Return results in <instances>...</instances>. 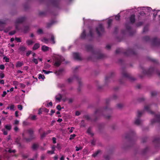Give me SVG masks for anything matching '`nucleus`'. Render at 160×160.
I'll use <instances>...</instances> for the list:
<instances>
[{
  "label": "nucleus",
  "mask_w": 160,
  "mask_h": 160,
  "mask_svg": "<svg viewBox=\"0 0 160 160\" xmlns=\"http://www.w3.org/2000/svg\"><path fill=\"white\" fill-rule=\"evenodd\" d=\"M56 61L54 63L55 66H58L61 64V62L63 60V58L60 56H57L56 57Z\"/></svg>",
  "instance_id": "nucleus-2"
},
{
  "label": "nucleus",
  "mask_w": 160,
  "mask_h": 160,
  "mask_svg": "<svg viewBox=\"0 0 160 160\" xmlns=\"http://www.w3.org/2000/svg\"><path fill=\"white\" fill-rule=\"evenodd\" d=\"M42 113V109H40L38 111V114H41Z\"/></svg>",
  "instance_id": "nucleus-60"
},
{
  "label": "nucleus",
  "mask_w": 160,
  "mask_h": 160,
  "mask_svg": "<svg viewBox=\"0 0 160 160\" xmlns=\"http://www.w3.org/2000/svg\"><path fill=\"white\" fill-rule=\"evenodd\" d=\"M18 108L19 109L21 110L22 109V106L21 105H18Z\"/></svg>",
  "instance_id": "nucleus-39"
},
{
  "label": "nucleus",
  "mask_w": 160,
  "mask_h": 160,
  "mask_svg": "<svg viewBox=\"0 0 160 160\" xmlns=\"http://www.w3.org/2000/svg\"><path fill=\"white\" fill-rule=\"evenodd\" d=\"M2 131L3 132V134L4 135H6L8 134L7 131L5 130V129H2Z\"/></svg>",
  "instance_id": "nucleus-29"
},
{
  "label": "nucleus",
  "mask_w": 160,
  "mask_h": 160,
  "mask_svg": "<svg viewBox=\"0 0 160 160\" xmlns=\"http://www.w3.org/2000/svg\"><path fill=\"white\" fill-rule=\"evenodd\" d=\"M135 16L134 15H132L130 18V21L131 22L133 23L135 21Z\"/></svg>",
  "instance_id": "nucleus-13"
},
{
  "label": "nucleus",
  "mask_w": 160,
  "mask_h": 160,
  "mask_svg": "<svg viewBox=\"0 0 160 160\" xmlns=\"http://www.w3.org/2000/svg\"><path fill=\"white\" fill-rule=\"evenodd\" d=\"M23 65V62L18 61L16 64V67L17 68H20Z\"/></svg>",
  "instance_id": "nucleus-8"
},
{
  "label": "nucleus",
  "mask_w": 160,
  "mask_h": 160,
  "mask_svg": "<svg viewBox=\"0 0 160 160\" xmlns=\"http://www.w3.org/2000/svg\"><path fill=\"white\" fill-rule=\"evenodd\" d=\"M112 20L111 19H109L108 20V25L109 26L110 24L112 22Z\"/></svg>",
  "instance_id": "nucleus-27"
},
{
  "label": "nucleus",
  "mask_w": 160,
  "mask_h": 160,
  "mask_svg": "<svg viewBox=\"0 0 160 160\" xmlns=\"http://www.w3.org/2000/svg\"><path fill=\"white\" fill-rule=\"evenodd\" d=\"M14 105L13 104H12L10 106L8 107L6 109H9L10 110H14Z\"/></svg>",
  "instance_id": "nucleus-12"
},
{
  "label": "nucleus",
  "mask_w": 160,
  "mask_h": 160,
  "mask_svg": "<svg viewBox=\"0 0 160 160\" xmlns=\"http://www.w3.org/2000/svg\"><path fill=\"white\" fill-rule=\"evenodd\" d=\"M33 61L36 64H38V61H37V60L36 59L34 58L33 60Z\"/></svg>",
  "instance_id": "nucleus-37"
},
{
  "label": "nucleus",
  "mask_w": 160,
  "mask_h": 160,
  "mask_svg": "<svg viewBox=\"0 0 160 160\" xmlns=\"http://www.w3.org/2000/svg\"><path fill=\"white\" fill-rule=\"evenodd\" d=\"M46 134H47V133H44H44H43V134H42V135H41V137H42V138L44 137L45 136V135H46Z\"/></svg>",
  "instance_id": "nucleus-55"
},
{
  "label": "nucleus",
  "mask_w": 160,
  "mask_h": 160,
  "mask_svg": "<svg viewBox=\"0 0 160 160\" xmlns=\"http://www.w3.org/2000/svg\"><path fill=\"white\" fill-rule=\"evenodd\" d=\"M64 158L63 156H62L60 158V160H64Z\"/></svg>",
  "instance_id": "nucleus-63"
},
{
  "label": "nucleus",
  "mask_w": 160,
  "mask_h": 160,
  "mask_svg": "<svg viewBox=\"0 0 160 160\" xmlns=\"http://www.w3.org/2000/svg\"><path fill=\"white\" fill-rule=\"evenodd\" d=\"M52 102H49L48 104V106H52Z\"/></svg>",
  "instance_id": "nucleus-56"
},
{
  "label": "nucleus",
  "mask_w": 160,
  "mask_h": 160,
  "mask_svg": "<svg viewBox=\"0 0 160 160\" xmlns=\"http://www.w3.org/2000/svg\"><path fill=\"white\" fill-rule=\"evenodd\" d=\"M38 33L39 34H41L42 33V29H39L38 31Z\"/></svg>",
  "instance_id": "nucleus-34"
},
{
  "label": "nucleus",
  "mask_w": 160,
  "mask_h": 160,
  "mask_svg": "<svg viewBox=\"0 0 160 160\" xmlns=\"http://www.w3.org/2000/svg\"><path fill=\"white\" fill-rule=\"evenodd\" d=\"M51 66L50 65L47 63H45L44 64V68L48 69L50 68Z\"/></svg>",
  "instance_id": "nucleus-23"
},
{
  "label": "nucleus",
  "mask_w": 160,
  "mask_h": 160,
  "mask_svg": "<svg viewBox=\"0 0 160 160\" xmlns=\"http://www.w3.org/2000/svg\"><path fill=\"white\" fill-rule=\"evenodd\" d=\"M51 113L50 114V115H52V114L54 113L55 112V111L53 110H51Z\"/></svg>",
  "instance_id": "nucleus-52"
},
{
  "label": "nucleus",
  "mask_w": 160,
  "mask_h": 160,
  "mask_svg": "<svg viewBox=\"0 0 160 160\" xmlns=\"http://www.w3.org/2000/svg\"><path fill=\"white\" fill-rule=\"evenodd\" d=\"M62 96L60 94H58L55 96L56 101L57 102H59L62 98Z\"/></svg>",
  "instance_id": "nucleus-6"
},
{
  "label": "nucleus",
  "mask_w": 160,
  "mask_h": 160,
  "mask_svg": "<svg viewBox=\"0 0 160 160\" xmlns=\"http://www.w3.org/2000/svg\"><path fill=\"white\" fill-rule=\"evenodd\" d=\"M3 59L5 60V61L7 62H9V58H7L6 57H4Z\"/></svg>",
  "instance_id": "nucleus-33"
},
{
  "label": "nucleus",
  "mask_w": 160,
  "mask_h": 160,
  "mask_svg": "<svg viewBox=\"0 0 160 160\" xmlns=\"http://www.w3.org/2000/svg\"><path fill=\"white\" fill-rule=\"evenodd\" d=\"M160 11L159 10H157L155 11V12L153 13V15L154 16H156L157 15V13L158 12Z\"/></svg>",
  "instance_id": "nucleus-42"
},
{
  "label": "nucleus",
  "mask_w": 160,
  "mask_h": 160,
  "mask_svg": "<svg viewBox=\"0 0 160 160\" xmlns=\"http://www.w3.org/2000/svg\"><path fill=\"white\" fill-rule=\"evenodd\" d=\"M15 31H13L12 32H10L9 33L10 35H12L14 34L15 33Z\"/></svg>",
  "instance_id": "nucleus-51"
},
{
  "label": "nucleus",
  "mask_w": 160,
  "mask_h": 160,
  "mask_svg": "<svg viewBox=\"0 0 160 160\" xmlns=\"http://www.w3.org/2000/svg\"><path fill=\"white\" fill-rule=\"evenodd\" d=\"M86 36V32L85 31H83L81 35V38H85Z\"/></svg>",
  "instance_id": "nucleus-16"
},
{
  "label": "nucleus",
  "mask_w": 160,
  "mask_h": 160,
  "mask_svg": "<svg viewBox=\"0 0 160 160\" xmlns=\"http://www.w3.org/2000/svg\"><path fill=\"white\" fill-rule=\"evenodd\" d=\"M18 112L17 111H16L15 112V115L17 117H18Z\"/></svg>",
  "instance_id": "nucleus-54"
},
{
  "label": "nucleus",
  "mask_w": 160,
  "mask_h": 160,
  "mask_svg": "<svg viewBox=\"0 0 160 160\" xmlns=\"http://www.w3.org/2000/svg\"><path fill=\"white\" fill-rule=\"evenodd\" d=\"M13 84L14 85L17 86L18 84V82L16 81H14L13 82Z\"/></svg>",
  "instance_id": "nucleus-44"
},
{
  "label": "nucleus",
  "mask_w": 160,
  "mask_h": 160,
  "mask_svg": "<svg viewBox=\"0 0 160 160\" xmlns=\"http://www.w3.org/2000/svg\"><path fill=\"white\" fill-rule=\"evenodd\" d=\"M5 128L7 129L10 130L11 128V126L10 125H8L5 126Z\"/></svg>",
  "instance_id": "nucleus-22"
},
{
  "label": "nucleus",
  "mask_w": 160,
  "mask_h": 160,
  "mask_svg": "<svg viewBox=\"0 0 160 160\" xmlns=\"http://www.w3.org/2000/svg\"><path fill=\"white\" fill-rule=\"evenodd\" d=\"M0 83L1 84H4V81L3 80L0 79Z\"/></svg>",
  "instance_id": "nucleus-47"
},
{
  "label": "nucleus",
  "mask_w": 160,
  "mask_h": 160,
  "mask_svg": "<svg viewBox=\"0 0 160 160\" xmlns=\"http://www.w3.org/2000/svg\"><path fill=\"white\" fill-rule=\"evenodd\" d=\"M96 31L97 33L99 35H101L104 31V29L101 24H99L98 27L96 29Z\"/></svg>",
  "instance_id": "nucleus-4"
},
{
  "label": "nucleus",
  "mask_w": 160,
  "mask_h": 160,
  "mask_svg": "<svg viewBox=\"0 0 160 160\" xmlns=\"http://www.w3.org/2000/svg\"><path fill=\"white\" fill-rule=\"evenodd\" d=\"M149 108V107L148 106H146L145 107V109L146 110H148V109Z\"/></svg>",
  "instance_id": "nucleus-49"
},
{
  "label": "nucleus",
  "mask_w": 160,
  "mask_h": 160,
  "mask_svg": "<svg viewBox=\"0 0 160 160\" xmlns=\"http://www.w3.org/2000/svg\"><path fill=\"white\" fill-rule=\"evenodd\" d=\"M80 113L78 111H77L76 112V115H77V116H78L80 115Z\"/></svg>",
  "instance_id": "nucleus-57"
},
{
  "label": "nucleus",
  "mask_w": 160,
  "mask_h": 160,
  "mask_svg": "<svg viewBox=\"0 0 160 160\" xmlns=\"http://www.w3.org/2000/svg\"><path fill=\"white\" fill-rule=\"evenodd\" d=\"M19 123V121L18 120H15L14 122V124H18Z\"/></svg>",
  "instance_id": "nucleus-53"
},
{
  "label": "nucleus",
  "mask_w": 160,
  "mask_h": 160,
  "mask_svg": "<svg viewBox=\"0 0 160 160\" xmlns=\"http://www.w3.org/2000/svg\"><path fill=\"white\" fill-rule=\"evenodd\" d=\"M7 92L6 91H3V94H2V97H4L7 94Z\"/></svg>",
  "instance_id": "nucleus-31"
},
{
  "label": "nucleus",
  "mask_w": 160,
  "mask_h": 160,
  "mask_svg": "<svg viewBox=\"0 0 160 160\" xmlns=\"http://www.w3.org/2000/svg\"><path fill=\"white\" fill-rule=\"evenodd\" d=\"M6 152H15V150H11V149H7L6 150Z\"/></svg>",
  "instance_id": "nucleus-20"
},
{
  "label": "nucleus",
  "mask_w": 160,
  "mask_h": 160,
  "mask_svg": "<svg viewBox=\"0 0 160 160\" xmlns=\"http://www.w3.org/2000/svg\"><path fill=\"white\" fill-rule=\"evenodd\" d=\"M57 148L58 149H60V146L59 144H58L57 145Z\"/></svg>",
  "instance_id": "nucleus-62"
},
{
  "label": "nucleus",
  "mask_w": 160,
  "mask_h": 160,
  "mask_svg": "<svg viewBox=\"0 0 160 160\" xmlns=\"http://www.w3.org/2000/svg\"><path fill=\"white\" fill-rule=\"evenodd\" d=\"M54 37L53 35H52L51 36V39L49 40L46 38H44L41 40V41L44 43L47 44L50 42L52 44H54L55 42L54 40Z\"/></svg>",
  "instance_id": "nucleus-1"
},
{
  "label": "nucleus",
  "mask_w": 160,
  "mask_h": 160,
  "mask_svg": "<svg viewBox=\"0 0 160 160\" xmlns=\"http://www.w3.org/2000/svg\"><path fill=\"white\" fill-rule=\"evenodd\" d=\"M74 58L76 59H80V57L79 54L77 53H74L73 54Z\"/></svg>",
  "instance_id": "nucleus-7"
},
{
  "label": "nucleus",
  "mask_w": 160,
  "mask_h": 160,
  "mask_svg": "<svg viewBox=\"0 0 160 160\" xmlns=\"http://www.w3.org/2000/svg\"><path fill=\"white\" fill-rule=\"evenodd\" d=\"M141 121L139 118L136 119L135 121V123L137 125L139 124L140 123Z\"/></svg>",
  "instance_id": "nucleus-21"
},
{
  "label": "nucleus",
  "mask_w": 160,
  "mask_h": 160,
  "mask_svg": "<svg viewBox=\"0 0 160 160\" xmlns=\"http://www.w3.org/2000/svg\"><path fill=\"white\" fill-rule=\"evenodd\" d=\"M52 150L51 151H48V153L49 154H53L54 153V148H55V147L54 146H52Z\"/></svg>",
  "instance_id": "nucleus-15"
},
{
  "label": "nucleus",
  "mask_w": 160,
  "mask_h": 160,
  "mask_svg": "<svg viewBox=\"0 0 160 160\" xmlns=\"http://www.w3.org/2000/svg\"><path fill=\"white\" fill-rule=\"evenodd\" d=\"M24 20V18H21L18 19L16 21L17 23H21Z\"/></svg>",
  "instance_id": "nucleus-18"
},
{
  "label": "nucleus",
  "mask_w": 160,
  "mask_h": 160,
  "mask_svg": "<svg viewBox=\"0 0 160 160\" xmlns=\"http://www.w3.org/2000/svg\"><path fill=\"white\" fill-rule=\"evenodd\" d=\"M76 135L75 134L71 135L70 136L69 139L70 140L73 139L75 137Z\"/></svg>",
  "instance_id": "nucleus-26"
},
{
  "label": "nucleus",
  "mask_w": 160,
  "mask_h": 160,
  "mask_svg": "<svg viewBox=\"0 0 160 160\" xmlns=\"http://www.w3.org/2000/svg\"><path fill=\"white\" fill-rule=\"evenodd\" d=\"M4 77V73H0V77L1 78H3Z\"/></svg>",
  "instance_id": "nucleus-36"
},
{
  "label": "nucleus",
  "mask_w": 160,
  "mask_h": 160,
  "mask_svg": "<svg viewBox=\"0 0 160 160\" xmlns=\"http://www.w3.org/2000/svg\"><path fill=\"white\" fill-rule=\"evenodd\" d=\"M5 67L3 65H0V69L1 70H3L4 69Z\"/></svg>",
  "instance_id": "nucleus-35"
},
{
  "label": "nucleus",
  "mask_w": 160,
  "mask_h": 160,
  "mask_svg": "<svg viewBox=\"0 0 160 160\" xmlns=\"http://www.w3.org/2000/svg\"><path fill=\"white\" fill-rule=\"evenodd\" d=\"M120 16L119 14H118L115 16V19L117 20H118L119 19Z\"/></svg>",
  "instance_id": "nucleus-30"
},
{
  "label": "nucleus",
  "mask_w": 160,
  "mask_h": 160,
  "mask_svg": "<svg viewBox=\"0 0 160 160\" xmlns=\"http://www.w3.org/2000/svg\"><path fill=\"white\" fill-rule=\"evenodd\" d=\"M76 151H78L79 150H81V149H82V147H81V146H79V147H78V146H76Z\"/></svg>",
  "instance_id": "nucleus-24"
},
{
  "label": "nucleus",
  "mask_w": 160,
  "mask_h": 160,
  "mask_svg": "<svg viewBox=\"0 0 160 160\" xmlns=\"http://www.w3.org/2000/svg\"><path fill=\"white\" fill-rule=\"evenodd\" d=\"M89 35L90 36H92V30H90Z\"/></svg>",
  "instance_id": "nucleus-61"
},
{
  "label": "nucleus",
  "mask_w": 160,
  "mask_h": 160,
  "mask_svg": "<svg viewBox=\"0 0 160 160\" xmlns=\"http://www.w3.org/2000/svg\"><path fill=\"white\" fill-rule=\"evenodd\" d=\"M26 43L28 45H30L32 44L33 42L32 40H28L26 41Z\"/></svg>",
  "instance_id": "nucleus-17"
},
{
  "label": "nucleus",
  "mask_w": 160,
  "mask_h": 160,
  "mask_svg": "<svg viewBox=\"0 0 160 160\" xmlns=\"http://www.w3.org/2000/svg\"><path fill=\"white\" fill-rule=\"evenodd\" d=\"M38 147V145L37 144H34L32 146V148L34 149H36Z\"/></svg>",
  "instance_id": "nucleus-28"
},
{
  "label": "nucleus",
  "mask_w": 160,
  "mask_h": 160,
  "mask_svg": "<svg viewBox=\"0 0 160 160\" xmlns=\"http://www.w3.org/2000/svg\"><path fill=\"white\" fill-rule=\"evenodd\" d=\"M142 114V112L141 111H138V116H140Z\"/></svg>",
  "instance_id": "nucleus-40"
},
{
  "label": "nucleus",
  "mask_w": 160,
  "mask_h": 160,
  "mask_svg": "<svg viewBox=\"0 0 160 160\" xmlns=\"http://www.w3.org/2000/svg\"><path fill=\"white\" fill-rule=\"evenodd\" d=\"M57 108L58 110H60L61 109V108L60 105H58L57 107Z\"/></svg>",
  "instance_id": "nucleus-38"
},
{
  "label": "nucleus",
  "mask_w": 160,
  "mask_h": 160,
  "mask_svg": "<svg viewBox=\"0 0 160 160\" xmlns=\"http://www.w3.org/2000/svg\"><path fill=\"white\" fill-rule=\"evenodd\" d=\"M19 49L20 51H23L26 50V48L25 47H21L19 48Z\"/></svg>",
  "instance_id": "nucleus-25"
},
{
  "label": "nucleus",
  "mask_w": 160,
  "mask_h": 160,
  "mask_svg": "<svg viewBox=\"0 0 160 160\" xmlns=\"http://www.w3.org/2000/svg\"><path fill=\"white\" fill-rule=\"evenodd\" d=\"M38 78L41 81L43 80L45 78V77L43 75L39 74H38Z\"/></svg>",
  "instance_id": "nucleus-10"
},
{
  "label": "nucleus",
  "mask_w": 160,
  "mask_h": 160,
  "mask_svg": "<svg viewBox=\"0 0 160 160\" xmlns=\"http://www.w3.org/2000/svg\"><path fill=\"white\" fill-rule=\"evenodd\" d=\"M43 109V110H44V111L46 112H49V110L46 108H44Z\"/></svg>",
  "instance_id": "nucleus-50"
},
{
  "label": "nucleus",
  "mask_w": 160,
  "mask_h": 160,
  "mask_svg": "<svg viewBox=\"0 0 160 160\" xmlns=\"http://www.w3.org/2000/svg\"><path fill=\"white\" fill-rule=\"evenodd\" d=\"M31 51H29L27 52L26 53V55L27 56L29 55L31 53Z\"/></svg>",
  "instance_id": "nucleus-46"
},
{
  "label": "nucleus",
  "mask_w": 160,
  "mask_h": 160,
  "mask_svg": "<svg viewBox=\"0 0 160 160\" xmlns=\"http://www.w3.org/2000/svg\"><path fill=\"white\" fill-rule=\"evenodd\" d=\"M15 40L18 42H21V40L20 38H15Z\"/></svg>",
  "instance_id": "nucleus-32"
},
{
  "label": "nucleus",
  "mask_w": 160,
  "mask_h": 160,
  "mask_svg": "<svg viewBox=\"0 0 160 160\" xmlns=\"http://www.w3.org/2000/svg\"><path fill=\"white\" fill-rule=\"evenodd\" d=\"M13 89H14V88H12L10 89L9 91L10 92H12L13 91Z\"/></svg>",
  "instance_id": "nucleus-64"
},
{
  "label": "nucleus",
  "mask_w": 160,
  "mask_h": 160,
  "mask_svg": "<svg viewBox=\"0 0 160 160\" xmlns=\"http://www.w3.org/2000/svg\"><path fill=\"white\" fill-rule=\"evenodd\" d=\"M18 128L17 127H15V128H14V130H15V131H18Z\"/></svg>",
  "instance_id": "nucleus-59"
},
{
  "label": "nucleus",
  "mask_w": 160,
  "mask_h": 160,
  "mask_svg": "<svg viewBox=\"0 0 160 160\" xmlns=\"http://www.w3.org/2000/svg\"><path fill=\"white\" fill-rule=\"evenodd\" d=\"M138 11H141L144 12V13L147 12H150L152 9L151 8L149 7H141L138 8L137 9Z\"/></svg>",
  "instance_id": "nucleus-3"
},
{
  "label": "nucleus",
  "mask_w": 160,
  "mask_h": 160,
  "mask_svg": "<svg viewBox=\"0 0 160 160\" xmlns=\"http://www.w3.org/2000/svg\"><path fill=\"white\" fill-rule=\"evenodd\" d=\"M44 73L45 74H48L50 73H52V71H47L46 70H43L42 72V73Z\"/></svg>",
  "instance_id": "nucleus-19"
},
{
  "label": "nucleus",
  "mask_w": 160,
  "mask_h": 160,
  "mask_svg": "<svg viewBox=\"0 0 160 160\" xmlns=\"http://www.w3.org/2000/svg\"><path fill=\"white\" fill-rule=\"evenodd\" d=\"M43 52H47V51H51V48L45 45H43L41 48Z\"/></svg>",
  "instance_id": "nucleus-5"
},
{
  "label": "nucleus",
  "mask_w": 160,
  "mask_h": 160,
  "mask_svg": "<svg viewBox=\"0 0 160 160\" xmlns=\"http://www.w3.org/2000/svg\"><path fill=\"white\" fill-rule=\"evenodd\" d=\"M29 117L32 120H35L37 119V116L35 115H30Z\"/></svg>",
  "instance_id": "nucleus-14"
},
{
  "label": "nucleus",
  "mask_w": 160,
  "mask_h": 160,
  "mask_svg": "<svg viewBox=\"0 0 160 160\" xmlns=\"http://www.w3.org/2000/svg\"><path fill=\"white\" fill-rule=\"evenodd\" d=\"M73 80V78H69L68 79V82H71L72 80Z\"/></svg>",
  "instance_id": "nucleus-43"
},
{
  "label": "nucleus",
  "mask_w": 160,
  "mask_h": 160,
  "mask_svg": "<svg viewBox=\"0 0 160 160\" xmlns=\"http://www.w3.org/2000/svg\"><path fill=\"white\" fill-rule=\"evenodd\" d=\"M74 129V128L72 127L69 131L70 133H71L72 132Z\"/></svg>",
  "instance_id": "nucleus-41"
},
{
  "label": "nucleus",
  "mask_w": 160,
  "mask_h": 160,
  "mask_svg": "<svg viewBox=\"0 0 160 160\" xmlns=\"http://www.w3.org/2000/svg\"><path fill=\"white\" fill-rule=\"evenodd\" d=\"M52 141L53 143H56V139L55 138H52Z\"/></svg>",
  "instance_id": "nucleus-48"
},
{
  "label": "nucleus",
  "mask_w": 160,
  "mask_h": 160,
  "mask_svg": "<svg viewBox=\"0 0 160 160\" xmlns=\"http://www.w3.org/2000/svg\"><path fill=\"white\" fill-rule=\"evenodd\" d=\"M40 47V44L38 43H36L35 44L33 48V49L34 50L37 49Z\"/></svg>",
  "instance_id": "nucleus-11"
},
{
  "label": "nucleus",
  "mask_w": 160,
  "mask_h": 160,
  "mask_svg": "<svg viewBox=\"0 0 160 160\" xmlns=\"http://www.w3.org/2000/svg\"><path fill=\"white\" fill-rule=\"evenodd\" d=\"M62 121V118H59L57 121L58 122H61Z\"/></svg>",
  "instance_id": "nucleus-58"
},
{
  "label": "nucleus",
  "mask_w": 160,
  "mask_h": 160,
  "mask_svg": "<svg viewBox=\"0 0 160 160\" xmlns=\"http://www.w3.org/2000/svg\"><path fill=\"white\" fill-rule=\"evenodd\" d=\"M63 71V70L60 69L58 71H56L55 72V74L57 75H59L62 74Z\"/></svg>",
  "instance_id": "nucleus-9"
},
{
  "label": "nucleus",
  "mask_w": 160,
  "mask_h": 160,
  "mask_svg": "<svg viewBox=\"0 0 160 160\" xmlns=\"http://www.w3.org/2000/svg\"><path fill=\"white\" fill-rule=\"evenodd\" d=\"M28 69V66H25L23 67V70H27Z\"/></svg>",
  "instance_id": "nucleus-45"
}]
</instances>
